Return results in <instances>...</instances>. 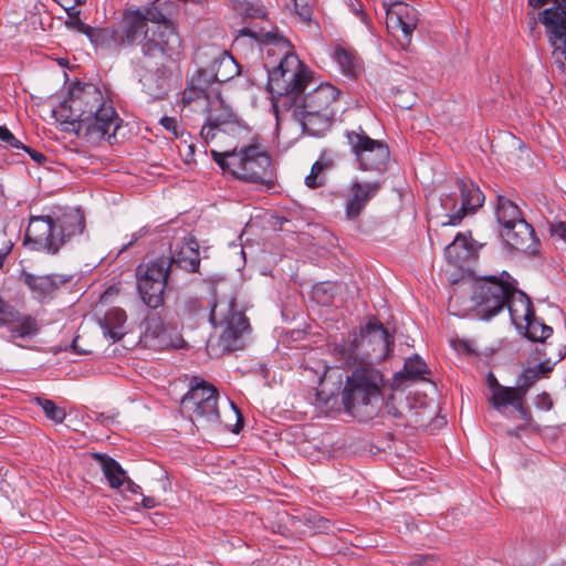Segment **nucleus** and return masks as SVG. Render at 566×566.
Segmentation results:
<instances>
[{
  "label": "nucleus",
  "mask_w": 566,
  "mask_h": 566,
  "mask_svg": "<svg viewBox=\"0 0 566 566\" xmlns=\"http://www.w3.org/2000/svg\"><path fill=\"white\" fill-rule=\"evenodd\" d=\"M218 391L205 380L193 378L189 391L182 397L181 403L190 412L193 423L206 428L220 422L217 406Z\"/></svg>",
  "instance_id": "10"
},
{
  "label": "nucleus",
  "mask_w": 566,
  "mask_h": 566,
  "mask_svg": "<svg viewBox=\"0 0 566 566\" xmlns=\"http://www.w3.org/2000/svg\"><path fill=\"white\" fill-rule=\"evenodd\" d=\"M388 412L391 413L396 418H400L402 415L396 408H391L389 405H387Z\"/></svg>",
  "instance_id": "54"
},
{
  "label": "nucleus",
  "mask_w": 566,
  "mask_h": 566,
  "mask_svg": "<svg viewBox=\"0 0 566 566\" xmlns=\"http://www.w3.org/2000/svg\"><path fill=\"white\" fill-rule=\"evenodd\" d=\"M230 405H231V408L235 412V416H237V424L235 426L238 427L237 429H233L232 431L233 432H238L239 428L242 427V421H243L242 415H241L240 410L235 407V405L233 402H231Z\"/></svg>",
  "instance_id": "50"
},
{
  "label": "nucleus",
  "mask_w": 566,
  "mask_h": 566,
  "mask_svg": "<svg viewBox=\"0 0 566 566\" xmlns=\"http://www.w3.org/2000/svg\"><path fill=\"white\" fill-rule=\"evenodd\" d=\"M495 216L503 230L518 221H524L520 208L513 201L502 196L497 197Z\"/></svg>",
  "instance_id": "32"
},
{
  "label": "nucleus",
  "mask_w": 566,
  "mask_h": 566,
  "mask_svg": "<svg viewBox=\"0 0 566 566\" xmlns=\"http://www.w3.org/2000/svg\"><path fill=\"white\" fill-rule=\"evenodd\" d=\"M20 149L27 151L30 155V157L38 164H42L46 160V157L42 153L32 149L25 145H23V147H20Z\"/></svg>",
  "instance_id": "47"
},
{
  "label": "nucleus",
  "mask_w": 566,
  "mask_h": 566,
  "mask_svg": "<svg viewBox=\"0 0 566 566\" xmlns=\"http://www.w3.org/2000/svg\"><path fill=\"white\" fill-rule=\"evenodd\" d=\"M214 161L237 179L255 187L274 186L273 166L270 155L260 145L238 144L232 149H211Z\"/></svg>",
  "instance_id": "3"
},
{
  "label": "nucleus",
  "mask_w": 566,
  "mask_h": 566,
  "mask_svg": "<svg viewBox=\"0 0 566 566\" xmlns=\"http://www.w3.org/2000/svg\"><path fill=\"white\" fill-rule=\"evenodd\" d=\"M207 122L210 125L218 126L234 139H240L242 135H248L249 133L239 123L230 105L219 94L208 103Z\"/></svg>",
  "instance_id": "15"
},
{
  "label": "nucleus",
  "mask_w": 566,
  "mask_h": 566,
  "mask_svg": "<svg viewBox=\"0 0 566 566\" xmlns=\"http://www.w3.org/2000/svg\"><path fill=\"white\" fill-rule=\"evenodd\" d=\"M429 559V557H420L418 559H415L412 563L409 564V566H423V564Z\"/></svg>",
  "instance_id": "53"
},
{
  "label": "nucleus",
  "mask_w": 566,
  "mask_h": 566,
  "mask_svg": "<svg viewBox=\"0 0 566 566\" xmlns=\"http://www.w3.org/2000/svg\"><path fill=\"white\" fill-rule=\"evenodd\" d=\"M333 353L344 366L366 365L365 359L369 357V349L364 344L360 331H353L335 342Z\"/></svg>",
  "instance_id": "21"
},
{
  "label": "nucleus",
  "mask_w": 566,
  "mask_h": 566,
  "mask_svg": "<svg viewBox=\"0 0 566 566\" xmlns=\"http://www.w3.org/2000/svg\"><path fill=\"white\" fill-rule=\"evenodd\" d=\"M364 344L371 352L379 350L381 355H387L394 343V337L376 318H370L368 323L360 329Z\"/></svg>",
  "instance_id": "26"
},
{
  "label": "nucleus",
  "mask_w": 566,
  "mask_h": 566,
  "mask_svg": "<svg viewBox=\"0 0 566 566\" xmlns=\"http://www.w3.org/2000/svg\"><path fill=\"white\" fill-rule=\"evenodd\" d=\"M94 458L101 465L104 476L108 481L111 488L120 489L124 486L127 475L125 470L117 461L106 454L101 453H95Z\"/></svg>",
  "instance_id": "30"
},
{
  "label": "nucleus",
  "mask_w": 566,
  "mask_h": 566,
  "mask_svg": "<svg viewBox=\"0 0 566 566\" xmlns=\"http://www.w3.org/2000/svg\"><path fill=\"white\" fill-rule=\"evenodd\" d=\"M76 2H77V3H81V2H82V0H76Z\"/></svg>",
  "instance_id": "57"
},
{
  "label": "nucleus",
  "mask_w": 566,
  "mask_h": 566,
  "mask_svg": "<svg viewBox=\"0 0 566 566\" xmlns=\"http://www.w3.org/2000/svg\"><path fill=\"white\" fill-rule=\"evenodd\" d=\"M346 138L361 170L376 174L387 171L390 151L386 143L370 138L361 127L346 132Z\"/></svg>",
  "instance_id": "11"
},
{
  "label": "nucleus",
  "mask_w": 566,
  "mask_h": 566,
  "mask_svg": "<svg viewBox=\"0 0 566 566\" xmlns=\"http://www.w3.org/2000/svg\"><path fill=\"white\" fill-rule=\"evenodd\" d=\"M66 25L80 33H84L86 35H88L90 31L92 30V28L87 24H85L77 14H70L67 21L65 22Z\"/></svg>",
  "instance_id": "42"
},
{
  "label": "nucleus",
  "mask_w": 566,
  "mask_h": 566,
  "mask_svg": "<svg viewBox=\"0 0 566 566\" xmlns=\"http://www.w3.org/2000/svg\"><path fill=\"white\" fill-rule=\"evenodd\" d=\"M90 40L99 46L129 48L138 45L139 81L145 92L155 99L168 93L166 63L180 54L181 39L172 22L154 4L125 10L117 28L90 31Z\"/></svg>",
  "instance_id": "1"
},
{
  "label": "nucleus",
  "mask_w": 566,
  "mask_h": 566,
  "mask_svg": "<svg viewBox=\"0 0 566 566\" xmlns=\"http://www.w3.org/2000/svg\"><path fill=\"white\" fill-rule=\"evenodd\" d=\"M333 59L339 65L342 72L347 76H353L356 72L357 64L355 55L344 46H336Z\"/></svg>",
  "instance_id": "34"
},
{
  "label": "nucleus",
  "mask_w": 566,
  "mask_h": 566,
  "mask_svg": "<svg viewBox=\"0 0 566 566\" xmlns=\"http://www.w3.org/2000/svg\"><path fill=\"white\" fill-rule=\"evenodd\" d=\"M159 124L174 137L179 136L177 119L175 117L164 116L160 118Z\"/></svg>",
  "instance_id": "44"
},
{
  "label": "nucleus",
  "mask_w": 566,
  "mask_h": 566,
  "mask_svg": "<svg viewBox=\"0 0 566 566\" xmlns=\"http://www.w3.org/2000/svg\"><path fill=\"white\" fill-rule=\"evenodd\" d=\"M380 188V184L373 182H354L350 186L349 195L345 202V214L348 220H356L369 200H371Z\"/></svg>",
  "instance_id": "24"
},
{
  "label": "nucleus",
  "mask_w": 566,
  "mask_h": 566,
  "mask_svg": "<svg viewBox=\"0 0 566 566\" xmlns=\"http://www.w3.org/2000/svg\"><path fill=\"white\" fill-rule=\"evenodd\" d=\"M486 381L491 390L489 403L501 413H505L509 407L513 408V387L501 385L492 373L488 375Z\"/></svg>",
  "instance_id": "28"
},
{
  "label": "nucleus",
  "mask_w": 566,
  "mask_h": 566,
  "mask_svg": "<svg viewBox=\"0 0 566 566\" xmlns=\"http://www.w3.org/2000/svg\"><path fill=\"white\" fill-rule=\"evenodd\" d=\"M426 363L419 357L415 356L406 360L403 370L398 373L395 381L400 385V379H424L423 375L427 373Z\"/></svg>",
  "instance_id": "33"
},
{
  "label": "nucleus",
  "mask_w": 566,
  "mask_h": 566,
  "mask_svg": "<svg viewBox=\"0 0 566 566\" xmlns=\"http://www.w3.org/2000/svg\"><path fill=\"white\" fill-rule=\"evenodd\" d=\"M2 265H3V256L0 255V269L2 268Z\"/></svg>",
  "instance_id": "55"
},
{
  "label": "nucleus",
  "mask_w": 566,
  "mask_h": 566,
  "mask_svg": "<svg viewBox=\"0 0 566 566\" xmlns=\"http://www.w3.org/2000/svg\"><path fill=\"white\" fill-rule=\"evenodd\" d=\"M324 165L321 161H316L311 169V174L305 178V185L308 188L316 189L323 185V179L319 174L323 171Z\"/></svg>",
  "instance_id": "39"
},
{
  "label": "nucleus",
  "mask_w": 566,
  "mask_h": 566,
  "mask_svg": "<svg viewBox=\"0 0 566 566\" xmlns=\"http://www.w3.org/2000/svg\"><path fill=\"white\" fill-rule=\"evenodd\" d=\"M295 13L304 22H310L312 19V8L306 0H293Z\"/></svg>",
  "instance_id": "41"
},
{
  "label": "nucleus",
  "mask_w": 566,
  "mask_h": 566,
  "mask_svg": "<svg viewBox=\"0 0 566 566\" xmlns=\"http://www.w3.org/2000/svg\"><path fill=\"white\" fill-rule=\"evenodd\" d=\"M76 340H77L76 338L73 340V348H74V349H76V347H77V346H76Z\"/></svg>",
  "instance_id": "56"
},
{
  "label": "nucleus",
  "mask_w": 566,
  "mask_h": 566,
  "mask_svg": "<svg viewBox=\"0 0 566 566\" xmlns=\"http://www.w3.org/2000/svg\"><path fill=\"white\" fill-rule=\"evenodd\" d=\"M339 90L329 83H324L312 90L295 104L296 108L314 109V112L332 113L338 111Z\"/></svg>",
  "instance_id": "18"
},
{
  "label": "nucleus",
  "mask_w": 566,
  "mask_h": 566,
  "mask_svg": "<svg viewBox=\"0 0 566 566\" xmlns=\"http://www.w3.org/2000/svg\"><path fill=\"white\" fill-rule=\"evenodd\" d=\"M501 235L512 250L524 253L533 254L539 245L533 227L525 220L502 230Z\"/></svg>",
  "instance_id": "22"
},
{
  "label": "nucleus",
  "mask_w": 566,
  "mask_h": 566,
  "mask_svg": "<svg viewBox=\"0 0 566 566\" xmlns=\"http://www.w3.org/2000/svg\"><path fill=\"white\" fill-rule=\"evenodd\" d=\"M354 11L360 18L361 22H364L365 24L369 23V21L367 19V14L363 10H360L358 8H354Z\"/></svg>",
  "instance_id": "52"
},
{
  "label": "nucleus",
  "mask_w": 566,
  "mask_h": 566,
  "mask_svg": "<svg viewBox=\"0 0 566 566\" xmlns=\"http://www.w3.org/2000/svg\"><path fill=\"white\" fill-rule=\"evenodd\" d=\"M382 377L370 365L357 366L347 377L343 391V403L348 413L360 421L374 417L380 402Z\"/></svg>",
  "instance_id": "6"
},
{
  "label": "nucleus",
  "mask_w": 566,
  "mask_h": 566,
  "mask_svg": "<svg viewBox=\"0 0 566 566\" xmlns=\"http://www.w3.org/2000/svg\"><path fill=\"white\" fill-rule=\"evenodd\" d=\"M122 488L124 491H128L132 493L140 492V486L137 485L136 483H134L133 481H130L128 478L126 479V482H125L124 486H122Z\"/></svg>",
  "instance_id": "48"
},
{
  "label": "nucleus",
  "mask_w": 566,
  "mask_h": 566,
  "mask_svg": "<svg viewBox=\"0 0 566 566\" xmlns=\"http://www.w3.org/2000/svg\"><path fill=\"white\" fill-rule=\"evenodd\" d=\"M233 298L223 297L213 302L210 310V322L220 329L219 345L223 350L239 349L240 339L249 327L248 318L235 308Z\"/></svg>",
  "instance_id": "8"
},
{
  "label": "nucleus",
  "mask_w": 566,
  "mask_h": 566,
  "mask_svg": "<svg viewBox=\"0 0 566 566\" xmlns=\"http://www.w3.org/2000/svg\"><path fill=\"white\" fill-rule=\"evenodd\" d=\"M238 10L244 19L262 20L263 24H270L264 20L265 11L261 7H255L251 3H243L238 8Z\"/></svg>",
  "instance_id": "38"
},
{
  "label": "nucleus",
  "mask_w": 566,
  "mask_h": 566,
  "mask_svg": "<svg viewBox=\"0 0 566 566\" xmlns=\"http://www.w3.org/2000/svg\"><path fill=\"white\" fill-rule=\"evenodd\" d=\"M458 187L462 200L461 208L457 212L448 214V221L442 222L443 226L459 224L467 213L475 212L484 202V195L473 182L460 180Z\"/></svg>",
  "instance_id": "25"
},
{
  "label": "nucleus",
  "mask_w": 566,
  "mask_h": 566,
  "mask_svg": "<svg viewBox=\"0 0 566 566\" xmlns=\"http://www.w3.org/2000/svg\"><path fill=\"white\" fill-rule=\"evenodd\" d=\"M200 136L208 144L214 138L223 139L226 136H229L226 132L214 125L208 124L206 120V125L201 128Z\"/></svg>",
  "instance_id": "40"
},
{
  "label": "nucleus",
  "mask_w": 566,
  "mask_h": 566,
  "mask_svg": "<svg viewBox=\"0 0 566 566\" xmlns=\"http://www.w3.org/2000/svg\"><path fill=\"white\" fill-rule=\"evenodd\" d=\"M524 294L514 285V280L507 272L497 277L484 276L478 280L473 287L472 300L475 302L478 313L483 319H490L499 314L505 306L518 305V295Z\"/></svg>",
  "instance_id": "7"
},
{
  "label": "nucleus",
  "mask_w": 566,
  "mask_h": 566,
  "mask_svg": "<svg viewBox=\"0 0 566 566\" xmlns=\"http://www.w3.org/2000/svg\"><path fill=\"white\" fill-rule=\"evenodd\" d=\"M126 318L125 311L119 307L107 311L101 323L104 336L113 342L119 340L125 334L124 325Z\"/></svg>",
  "instance_id": "29"
},
{
  "label": "nucleus",
  "mask_w": 566,
  "mask_h": 566,
  "mask_svg": "<svg viewBox=\"0 0 566 566\" xmlns=\"http://www.w3.org/2000/svg\"><path fill=\"white\" fill-rule=\"evenodd\" d=\"M239 73V66L232 56L224 54L216 59L210 67L199 71L197 86L206 91V85L212 82L224 83Z\"/></svg>",
  "instance_id": "23"
},
{
  "label": "nucleus",
  "mask_w": 566,
  "mask_h": 566,
  "mask_svg": "<svg viewBox=\"0 0 566 566\" xmlns=\"http://www.w3.org/2000/svg\"><path fill=\"white\" fill-rule=\"evenodd\" d=\"M0 139L11 148L20 149V147H23V144L6 126H0Z\"/></svg>",
  "instance_id": "43"
},
{
  "label": "nucleus",
  "mask_w": 566,
  "mask_h": 566,
  "mask_svg": "<svg viewBox=\"0 0 566 566\" xmlns=\"http://www.w3.org/2000/svg\"><path fill=\"white\" fill-rule=\"evenodd\" d=\"M145 337L158 338L165 331L164 323L158 316H148L144 321Z\"/></svg>",
  "instance_id": "37"
},
{
  "label": "nucleus",
  "mask_w": 566,
  "mask_h": 566,
  "mask_svg": "<svg viewBox=\"0 0 566 566\" xmlns=\"http://www.w3.org/2000/svg\"><path fill=\"white\" fill-rule=\"evenodd\" d=\"M535 406L537 409L548 411L553 408V400L548 394L542 392L535 398Z\"/></svg>",
  "instance_id": "45"
},
{
  "label": "nucleus",
  "mask_w": 566,
  "mask_h": 566,
  "mask_svg": "<svg viewBox=\"0 0 566 566\" xmlns=\"http://www.w3.org/2000/svg\"><path fill=\"white\" fill-rule=\"evenodd\" d=\"M551 233L566 241V221H558L551 224Z\"/></svg>",
  "instance_id": "46"
},
{
  "label": "nucleus",
  "mask_w": 566,
  "mask_h": 566,
  "mask_svg": "<svg viewBox=\"0 0 566 566\" xmlns=\"http://www.w3.org/2000/svg\"><path fill=\"white\" fill-rule=\"evenodd\" d=\"M294 117L301 123L303 130L312 136L323 135L332 125L335 114L314 112V109L292 107Z\"/></svg>",
  "instance_id": "27"
},
{
  "label": "nucleus",
  "mask_w": 566,
  "mask_h": 566,
  "mask_svg": "<svg viewBox=\"0 0 566 566\" xmlns=\"http://www.w3.org/2000/svg\"><path fill=\"white\" fill-rule=\"evenodd\" d=\"M35 403L40 406L48 419L54 423H62L66 417V412L63 408L56 406V403L50 399L36 397Z\"/></svg>",
  "instance_id": "36"
},
{
  "label": "nucleus",
  "mask_w": 566,
  "mask_h": 566,
  "mask_svg": "<svg viewBox=\"0 0 566 566\" xmlns=\"http://www.w3.org/2000/svg\"><path fill=\"white\" fill-rule=\"evenodd\" d=\"M311 78L312 72L294 53H285L276 66L268 69L266 88L276 115L297 104Z\"/></svg>",
  "instance_id": "4"
},
{
  "label": "nucleus",
  "mask_w": 566,
  "mask_h": 566,
  "mask_svg": "<svg viewBox=\"0 0 566 566\" xmlns=\"http://www.w3.org/2000/svg\"><path fill=\"white\" fill-rule=\"evenodd\" d=\"M554 6L539 13L553 57L566 71V0H551Z\"/></svg>",
  "instance_id": "12"
},
{
  "label": "nucleus",
  "mask_w": 566,
  "mask_h": 566,
  "mask_svg": "<svg viewBox=\"0 0 566 566\" xmlns=\"http://www.w3.org/2000/svg\"><path fill=\"white\" fill-rule=\"evenodd\" d=\"M474 253L472 244L469 243L467 237L462 233H459L444 250L447 260L457 266L471 259Z\"/></svg>",
  "instance_id": "31"
},
{
  "label": "nucleus",
  "mask_w": 566,
  "mask_h": 566,
  "mask_svg": "<svg viewBox=\"0 0 566 566\" xmlns=\"http://www.w3.org/2000/svg\"><path fill=\"white\" fill-rule=\"evenodd\" d=\"M0 326H7L13 338L32 337L39 332V324L34 317L21 314L1 297Z\"/></svg>",
  "instance_id": "17"
},
{
  "label": "nucleus",
  "mask_w": 566,
  "mask_h": 566,
  "mask_svg": "<svg viewBox=\"0 0 566 566\" xmlns=\"http://www.w3.org/2000/svg\"><path fill=\"white\" fill-rule=\"evenodd\" d=\"M84 216L78 210L65 214L61 221L50 216L31 217L24 243L31 250L56 254L72 237L82 234Z\"/></svg>",
  "instance_id": "5"
},
{
  "label": "nucleus",
  "mask_w": 566,
  "mask_h": 566,
  "mask_svg": "<svg viewBox=\"0 0 566 566\" xmlns=\"http://www.w3.org/2000/svg\"><path fill=\"white\" fill-rule=\"evenodd\" d=\"M54 115L66 125L65 130L75 133L91 145L111 140L120 126L113 103L92 83L74 84Z\"/></svg>",
  "instance_id": "2"
},
{
  "label": "nucleus",
  "mask_w": 566,
  "mask_h": 566,
  "mask_svg": "<svg viewBox=\"0 0 566 566\" xmlns=\"http://www.w3.org/2000/svg\"><path fill=\"white\" fill-rule=\"evenodd\" d=\"M20 281L28 286L34 298L44 302L51 300L70 281V276L63 274L35 275L22 271Z\"/></svg>",
  "instance_id": "20"
},
{
  "label": "nucleus",
  "mask_w": 566,
  "mask_h": 566,
  "mask_svg": "<svg viewBox=\"0 0 566 566\" xmlns=\"http://www.w3.org/2000/svg\"><path fill=\"white\" fill-rule=\"evenodd\" d=\"M142 504L146 509H153L158 505V500L155 496H143Z\"/></svg>",
  "instance_id": "49"
},
{
  "label": "nucleus",
  "mask_w": 566,
  "mask_h": 566,
  "mask_svg": "<svg viewBox=\"0 0 566 566\" xmlns=\"http://www.w3.org/2000/svg\"><path fill=\"white\" fill-rule=\"evenodd\" d=\"M245 36H250L256 42H263L271 39L272 33L271 30L268 29L265 25L244 27L238 31V35L234 39L233 45H240Z\"/></svg>",
  "instance_id": "35"
},
{
  "label": "nucleus",
  "mask_w": 566,
  "mask_h": 566,
  "mask_svg": "<svg viewBox=\"0 0 566 566\" xmlns=\"http://www.w3.org/2000/svg\"><path fill=\"white\" fill-rule=\"evenodd\" d=\"M169 265V272L172 277L177 270L186 272H197L200 265L199 244L192 238H185L176 244L170 256H159Z\"/></svg>",
  "instance_id": "19"
},
{
  "label": "nucleus",
  "mask_w": 566,
  "mask_h": 566,
  "mask_svg": "<svg viewBox=\"0 0 566 566\" xmlns=\"http://www.w3.org/2000/svg\"><path fill=\"white\" fill-rule=\"evenodd\" d=\"M137 291L143 303L153 310L165 304V290L174 282L164 259H153L136 268Z\"/></svg>",
  "instance_id": "9"
},
{
  "label": "nucleus",
  "mask_w": 566,
  "mask_h": 566,
  "mask_svg": "<svg viewBox=\"0 0 566 566\" xmlns=\"http://www.w3.org/2000/svg\"><path fill=\"white\" fill-rule=\"evenodd\" d=\"M518 305L510 307L513 323H526V336L534 342H544L553 334V328L538 321L534 315L531 300L526 294L518 295Z\"/></svg>",
  "instance_id": "16"
},
{
  "label": "nucleus",
  "mask_w": 566,
  "mask_h": 566,
  "mask_svg": "<svg viewBox=\"0 0 566 566\" xmlns=\"http://www.w3.org/2000/svg\"><path fill=\"white\" fill-rule=\"evenodd\" d=\"M549 370L551 368L544 363L537 364L534 367H527L523 369L517 378L516 386L513 387V409L518 412L525 426H530L533 420L531 410L526 406L525 397L534 384Z\"/></svg>",
  "instance_id": "14"
},
{
  "label": "nucleus",
  "mask_w": 566,
  "mask_h": 566,
  "mask_svg": "<svg viewBox=\"0 0 566 566\" xmlns=\"http://www.w3.org/2000/svg\"><path fill=\"white\" fill-rule=\"evenodd\" d=\"M387 29L399 39L401 46L410 44L412 32L418 24L417 11L403 2L385 3Z\"/></svg>",
  "instance_id": "13"
},
{
  "label": "nucleus",
  "mask_w": 566,
  "mask_h": 566,
  "mask_svg": "<svg viewBox=\"0 0 566 566\" xmlns=\"http://www.w3.org/2000/svg\"><path fill=\"white\" fill-rule=\"evenodd\" d=\"M548 2V0H528V4L535 9L542 8Z\"/></svg>",
  "instance_id": "51"
}]
</instances>
